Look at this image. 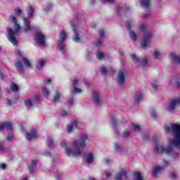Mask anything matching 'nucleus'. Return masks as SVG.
I'll return each mask as SVG.
<instances>
[{
    "label": "nucleus",
    "mask_w": 180,
    "mask_h": 180,
    "mask_svg": "<svg viewBox=\"0 0 180 180\" xmlns=\"http://www.w3.org/2000/svg\"><path fill=\"white\" fill-rule=\"evenodd\" d=\"M89 141V138L86 134H82L79 139L72 142L70 147L65 142L60 143L61 147L65 148V154L68 157H80L82 155V151L86 147V142Z\"/></svg>",
    "instance_id": "f03ea898"
},
{
    "label": "nucleus",
    "mask_w": 180,
    "mask_h": 180,
    "mask_svg": "<svg viewBox=\"0 0 180 180\" xmlns=\"http://www.w3.org/2000/svg\"><path fill=\"white\" fill-rule=\"evenodd\" d=\"M10 21L13 23L14 25V31L11 28L7 29V32L8 33V40L14 44V46H16L18 44V40L16 39V34L19 33V31L20 30V25L18 24L17 20H16V17L13 15L10 16Z\"/></svg>",
    "instance_id": "7ed1b4c3"
},
{
    "label": "nucleus",
    "mask_w": 180,
    "mask_h": 180,
    "mask_svg": "<svg viewBox=\"0 0 180 180\" xmlns=\"http://www.w3.org/2000/svg\"><path fill=\"white\" fill-rule=\"evenodd\" d=\"M15 13L16 15H20L22 13V10L21 9H16L15 10Z\"/></svg>",
    "instance_id": "8fccbe9b"
},
{
    "label": "nucleus",
    "mask_w": 180,
    "mask_h": 180,
    "mask_svg": "<svg viewBox=\"0 0 180 180\" xmlns=\"http://www.w3.org/2000/svg\"><path fill=\"white\" fill-rule=\"evenodd\" d=\"M180 105V98H174L169 101L167 105V110L171 113H174V111L176 109V106Z\"/></svg>",
    "instance_id": "423d86ee"
},
{
    "label": "nucleus",
    "mask_w": 180,
    "mask_h": 180,
    "mask_svg": "<svg viewBox=\"0 0 180 180\" xmlns=\"http://www.w3.org/2000/svg\"><path fill=\"white\" fill-rule=\"evenodd\" d=\"M0 79H4V74L2 72H0Z\"/></svg>",
    "instance_id": "e2e57ef3"
},
{
    "label": "nucleus",
    "mask_w": 180,
    "mask_h": 180,
    "mask_svg": "<svg viewBox=\"0 0 180 180\" xmlns=\"http://www.w3.org/2000/svg\"><path fill=\"white\" fill-rule=\"evenodd\" d=\"M97 58H98V60H102V58H103V53H102V51H98Z\"/></svg>",
    "instance_id": "e433bc0d"
},
{
    "label": "nucleus",
    "mask_w": 180,
    "mask_h": 180,
    "mask_svg": "<svg viewBox=\"0 0 180 180\" xmlns=\"http://www.w3.org/2000/svg\"><path fill=\"white\" fill-rule=\"evenodd\" d=\"M36 137H37V133H36L35 130H31L30 132L25 134V139H27L28 141H30V140H34Z\"/></svg>",
    "instance_id": "f8f14e48"
},
{
    "label": "nucleus",
    "mask_w": 180,
    "mask_h": 180,
    "mask_svg": "<svg viewBox=\"0 0 180 180\" xmlns=\"http://www.w3.org/2000/svg\"><path fill=\"white\" fill-rule=\"evenodd\" d=\"M174 82H176V86L180 88V79H174Z\"/></svg>",
    "instance_id": "37998d69"
},
{
    "label": "nucleus",
    "mask_w": 180,
    "mask_h": 180,
    "mask_svg": "<svg viewBox=\"0 0 180 180\" xmlns=\"http://www.w3.org/2000/svg\"><path fill=\"white\" fill-rule=\"evenodd\" d=\"M60 96H61V95L60 94V92L58 91V90L56 91L55 94L53 95V102H57V101H58V99H60Z\"/></svg>",
    "instance_id": "cd10ccee"
},
{
    "label": "nucleus",
    "mask_w": 180,
    "mask_h": 180,
    "mask_svg": "<svg viewBox=\"0 0 180 180\" xmlns=\"http://www.w3.org/2000/svg\"><path fill=\"white\" fill-rule=\"evenodd\" d=\"M34 103H36V100L29 99L25 101V106L27 108H32V106H33V105H34Z\"/></svg>",
    "instance_id": "b1692460"
},
{
    "label": "nucleus",
    "mask_w": 180,
    "mask_h": 180,
    "mask_svg": "<svg viewBox=\"0 0 180 180\" xmlns=\"http://www.w3.org/2000/svg\"><path fill=\"white\" fill-rule=\"evenodd\" d=\"M142 139H143V140H147V139H148V134H143L142 136Z\"/></svg>",
    "instance_id": "5fc2aeb1"
},
{
    "label": "nucleus",
    "mask_w": 180,
    "mask_h": 180,
    "mask_svg": "<svg viewBox=\"0 0 180 180\" xmlns=\"http://www.w3.org/2000/svg\"><path fill=\"white\" fill-rule=\"evenodd\" d=\"M11 89L13 92H18V91L19 90V86L15 84H12Z\"/></svg>",
    "instance_id": "c756f323"
},
{
    "label": "nucleus",
    "mask_w": 180,
    "mask_h": 180,
    "mask_svg": "<svg viewBox=\"0 0 180 180\" xmlns=\"http://www.w3.org/2000/svg\"><path fill=\"white\" fill-rule=\"evenodd\" d=\"M74 90L70 91L71 95H77V94H82V89L77 88V86L73 87Z\"/></svg>",
    "instance_id": "393cba45"
},
{
    "label": "nucleus",
    "mask_w": 180,
    "mask_h": 180,
    "mask_svg": "<svg viewBox=\"0 0 180 180\" xmlns=\"http://www.w3.org/2000/svg\"><path fill=\"white\" fill-rule=\"evenodd\" d=\"M46 146L49 147V148L53 149L54 148V141H53V139L49 137L46 139Z\"/></svg>",
    "instance_id": "5701e85b"
},
{
    "label": "nucleus",
    "mask_w": 180,
    "mask_h": 180,
    "mask_svg": "<svg viewBox=\"0 0 180 180\" xmlns=\"http://www.w3.org/2000/svg\"><path fill=\"white\" fill-rule=\"evenodd\" d=\"M37 164V160H32L30 165L28 166L30 174H34L36 172V165Z\"/></svg>",
    "instance_id": "dca6fc26"
},
{
    "label": "nucleus",
    "mask_w": 180,
    "mask_h": 180,
    "mask_svg": "<svg viewBox=\"0 0 180 180\" xmlns=\"http://www.w3.org/2000/svg\"><path fill=\"white\" fill-rule=\"evenodd\" d=\"M105 162H106V164H109V162H110V160L107 158L105 160Z\"/></svg>",
    "instance_id": "0e129e2a"
},
{
    "label": "nucleus",
    "mask_w": 180,
    "mask_h": 180,
    "mask_svg": "<svg viewBox=\"0 0 180 180\" xmlns=\"http://www.w3.org/2000/svg\"><path fill=\"white\" fill-rule=\"evenodd\" d=\"M131 25H133V21L127 22V27L129 30V36L133 41H136V40H137V34L134 33V32L130 30Z\"/></svg>",
    "instance_id": "9d476101"
},
{
    "label": "nucleus",
    "mask_w": 180,
    "mask_h": 180,
    "mask_svg": "<svg viewBox=\"0 0 180 180\" xmlns=\"http://www.w3.org/2000/svg\"><path fill=\"white\" fill-rule=\"evenodd\" d=\"M7 105L8 106H12V101L9 98L7 99Z\"/></svg>",
    "instance_id": "6e6d98bb"
},
{
    "label": "nucleus",
    "mask_w": 180,
    "mask_h": 180,
    "mask_svg": "<svg viewBox=\"0 0 180 180\" xmlns=\"http://www.w3.org/2000/svg\"><path fill=\"white\" fill-rule=\"evenodd\" d=\"M132 60L134 61V63L138 65V67H145L148 63V61H147V59L143 58L140 59L136 55L131 56Z\"/></svg>",
    "instance_id": "6e6552de"
},
{
    "label": "nucleus",
    "mask_w": 180,
    "mask_h": 180,
    "mask_svg": "<svg viewBox=\"0 0 180 180\" xmlns=\"http://www.w3.org/2000/svg\"><path fill=\"white\" fill-rule=\"evenodd\" d=\"M4 151H5V149H4V146H2V143H1V142H0V152L4 153Z\"/></svg>",
    "instance_id": "3c124183"
},
{
    "label": "nucleus",
    "mask_w": 180,
    "mask_h": 180,
    "mask_svg": "<svg viewBox=\"0 0 180 180\" xmlns=\"http://www.w3.org/2000/svg\"><path fill=\"white\" fill-rule=\"evenodd\" d=\"M134 179L135 180H143V177L141 176V173H136L134 174Z\"/></svg>",
    "instance_id": "473e14b6"
},
{
    "label": "nucleus",
    "mask_w": 180,
    "mask_h": 180,
    "mask_svg": "<svg viewBox=\"0 0 180 180\" xmlns=\"http://www.w3.org/2000/svg\"><path fill=\"white\" fill-rule=\"evenodd\" d=\"M50 81H51V80H50L49 79H48L45 80L44 83H45V84H49V82H50Z\"/></svg>",
    "instance_id": "69168bd1"
},
{
    "label": "nucleus",
    "mask_w": 180,
    "mask_h": 180,
    "mask_svg": "<svg viewBox=\"0 0 180 180\" xmlns=\"http://www.w3.org/2000/svg\"><path fill=\"white\" fill-rule=\"evenodd\" d=\"M22 63L26 65V67L30 68L32 67V64L30 63V60L26 58H22Z\"/></svg>",
    "instance_id": "c85d7f7f"
},
{
    "label": "nucleus",
    "mask_w": 180,
    "mask_h": 180,
    "mask_svg": "<svg viewBox=\"0 0 180 180\" xmlns=\"http://www.w3.org/2000/svg\"><path fill=\"white\" fill-rule=\"evenodd\" d=\"M24 30L25 32H29L30 30H32V32L34 30H37V27H34V26H31L30 25V22H29V21L27 20V18H24Z\"/></svg>",
    "instance_id": "1a4fd4ad"
},
{
    "label": "nucleus",
    "mask_w": 180,
    "mask_h": 180,
    "mask_svg": "<svg viewBox=\"0 0 180 180\" xmlns=\"http://www.w3.org/2000/svg\"><path fill=\"white\" fill-rule=\"evenodd\" d=\"M13 139V132L10 131L8 133V136H7V141H11V140H12Z\"/></svg>",
    "instance_id": "c9c22d12"
},
{
    "label": "nucleus",
    "mask_w": 180,
    "mask_h": 180,
    "mask_svg": "<svg viewBox=\"0 0 180 180\" xmlns=\"http://www.w3.org/2000/svg\"><path fill=\"white\" fill-rule=\"evenodd\" d=\"M15 67L19 72H23V71H25V68H23V65L22 64V61L20 60H18L15 63Z\"/></svg>",
    "instance_id": "6ab92c4d"
},
{
    "label": "nucleus",
    "mask_w": 180,
    "mask_h": 180,
    "mask_svg": "<svg viewBox=\"0 0 180 180\" xmlns=\"http://www.w3.org/2000/svg\"><path fill=\"white\" fill-rule=\"evenodd\" d=\"M0 168H1V169H6V164H5V163L1 164V165H0Z\"/></svg>",
    "instance_id": "49530a36"
},
{
    "label": "nucleus",
    "mask_w": 180,
    "mask_h": 180,
    "mask_svg": "<svg viewBox=\"0 0 180 180\" xmlns=\"http://www.w3.org/2000/svg\"><path fill=\"white\" fill-rule=\"evenodd\" d=\"M150 114L151 117H157L158 116L157 111H155V110H151L150 111Z\"/></svg>",
    "instance_id": "f704fd0d"
},
{
    "label": "nucleus",
    "mask_w": 180,
    "mask_h": 180,
    "mask_svg": "<svg viewBox=\"0 0 180 180\" xmlns=\"http://www.w3.org/2000/svg\"><path fill=\"white\" fill-rule=\"evenodd\" d=\"M124 176H126V172H121L117 173L115 175V180H122Z\"/></svg>",
    "instance_id": "a878e982"
},
{
    "label": "nucleus",
    "mask_w": 180,
    "mask_h": 180,
    "mask_svg": "<svg viewBox=\"0 0 180 180\" xmlns=\"http://www.w3.org/2000/svg\"><path fill=\"white\" fill-rule=\"evenodd\" d=\"M42 91H43L44 95H49V94H50V91H49L47 90V89H46L45 87L42 88Z\"/></svg>",
    "instance_id": "a19ab883"
},
{
    "label": "nucleus",
    "mask_w": 180,
    "mask_h": 180,
    "mask_svg": "<svg viewBox=\"0 0 180 180\" xmlns=\"http://www.w3.org/2000/svg\"><path fill=\"white\" fill-rule=\"evenodd\" d=\"M72 30L75 33L74 37H73V41L75 43L79 42L81 40V38H79V35L78 34V27H77V25H72Z\"/></svg>",
    "instance_id": "9b49d317"
},
{
    "label": "nucleus",
    "mask_w": 180,
    "mask_h": 180,
    "mask_svg": "<svg viewBox=\"0 0 180 180\" xmlns=\"http://www.w3.org/2000/svg\"><path fill=\"white\" fill-rule=\"evenodd\" d=\"M152 34L150 32H146L143 34V39L141 43V47H148L151 44Z\"/></svg>",
    "instance_id": "39448f33"
},
{
    "label": "nucleus",
    "mask_w": 180,
    "mask_h": 180,
    "mask_svg": "<svg viewBox=\"0 0 180 180\" xmlns=\"http://www.w3.org/2000/svg\"><path fill=\"white\" fill-rule=\"evenodd\" d=\"M59 38L60 39L58 42L59 50L63 54H64V53H65V44H64V43L67 38V32H65V31H62L59 34Z\"/></svg>",
    "instance_id": "20e7f679"
},
{
    "label": "nucleus",
    "mask_w": 180,
    "mask_h": 180,
    "mask_svg": "<svg viewBox=\"0 0 180 180\" xmlns=\"http://www.w3.org/2000/svg\"><path fill=\"white\" fill-rule=\"evenodd\" d=\"M93 99H94V102L96 104L99 103L101 102V99L99 97V93H98L97 91H94L93 92Z\"/></svg>",
    "instance_id": "aec40b11"
},
{
    "label": "nucleus",
    "mask_w": 180,
    "mask_h": 180,
    "mask_svg": "<svg viewBox=\"0 0 180 180\" xmlns=\"http://www.w3.org/2000/svg\"><path fill=\"white\" fill-rule=\"evenodd\" d=\"M176 178V174H172V179H175Z\"/></svg>",
    "instance_id": "680f3d73"
},
{
    "label": "nucleus",
    "mask_w": 180,
    "mask_h": 180,
    "mask_svg": "<svg viewBox=\"0 0 180 180\" xmlns=\"http://www.w3.org/2000/svg\"><path fill=\"white\" fill-rule=\"evenodd\" d=\"M129 133L128 131H125L123 133V137H127L129 136Z\"/></svg>",
    "instance_id": "603ef678"
},
{
    "label": "nucleus",
    "mask_w": 180,
    "mask_h": 180,
    "mask_svg": "<svg viewBox=\"0 0 180 180\" xmlns=\"http://www.w3.org/2000/svg\"><path fill=\"white\" fill-rule=\"evenodd\" d=\"M117 81L120 86H123V85H124V72L122 71L118 72Z\"/></svg>",
    "instance_id": "ddd939ff"
},
{
    "label": "nucleus",
    "mask_w": 180,
    "mask_h": 180,
    "mask_svg": "<svg viewBox=\"0 0 180 180\" xmlns=\"http://www.w3.org/2000/svg\"><path fill=\"white\" fill-rule=\"evenodd\" d=\"M86 161L89 162V164H92L94 162V154L92 153H89L86 155Z\"/></svg>",
    "instance_id": "bb28decb"
},
{
    "label": "nucleus",
    "mask_w": 180,
    "mask_h": 180,
    "mask_svg": "<svg viewBox=\"0 0 180 180\" xmlns=\"http://www.w3.org/2000/svg\"><path fill=\"white\" fill-rule=\"evenodd\" d=\"M35 40L37 43L42 47L46 46V37L41 33V32H38L35 34Z\"/></svg>",
    "instance_id": "0eeeda50"
},
{
    "label": "nucleus",
    "mask_w": 180,
    "mask_h": 180,
    "mask_svg": "<svg viewBox=\"0 0 180 180\" xmlns=\"http://www.w3.org/2000/svg\"><path fill=\"white\" fill-rule=\"evenodd\" d=\"M152 87L153 88V89H155V91H158V82L155 81L152 83Z\"/></svg>",
    "instance_id": "72a5a7b5"
},
{
    "label": "nucleus",
    "mask_w": 180,
    "mask_h": 180,
    "mask_svg": "<svg viewBox=\"0 0 180 180\" xmlns=\"http://www.w3.org/2000/svg\"><path fill=\"white\" fill-rule=\"evenodd\" d=\"M60 115H61V116H66V115H67V111H65V110H62L60 111Z\"/></svg>",
    "instance_id": "de8ad7c7"
},
{
    "label": "nucleus",
    "mask_w": 180,
    "mask_h": 180,
    "mask_svg": "<svg viewBox=\"0 0 180 180\" xmlns=\"http://www.w3.org/2000/svg\"><path fill=\"white\" fill-rule=\"evenodd\" d=\"M33 13H34V10L33 9V8H32V6H30V15L28 16V18L32 16Z\"/></svg>",
    "instance_id": "79ce46f5"
},
{
    "label": "nucleus",
    "mask_w": 180,
    "mask_h": 180,
    "mask_svg": "<svg viewBox=\"0 0 180 180\" xmlns=\"http://www.w3.org/2000/svg\"><path fill=\"white\" fill-rule=\"evenodd\" d=\"M162 57V53H161L158 49H155L153 51V58H155V60H158L159 58H161Z\"/></svg>",
    "instance_id": "412c9836"
},
{
    "label": "nucleus",
    "mask_w": 180,
    "mask_h": 180,
    "mask_svg": "<svg viewBox=\"0 0 180 180\" xmlns=\"http://www.w3.org/2000/svg\"><path fill=\"white\" fill-rule=\"evenodd\" d=\"M132 129L134 131H140L141 127L139 124H133Z\"/></svg>",
    "instance_id": "2f4dec72"
},
{
    "label": "nucleus",
    "mask_w": 180,
    "mask_h": 180,
    "mask_svg": "<svg viewBox=\"0 0 180 180\" xmlns=\"http://www.w3.org/2000/svg\"><path fill=\"white\" fill-rule=\"evenodd\" d=\"M141 6L147 12L150 11V0H140Z\"/></svg>",
    "instance_id": "4468645a"
},
{
    "label": "nucleus",
    "mask_w": 180,
    "mask_h": 180,
    "mask_svg": "<svg viewBox=\"0 0 180 180\" xmlns=\"http://www.w3.org/2000/svg\"><path fill=\"white\" fill-rule=\"evenodd\" d=\"M111 124H112V127H115V126H116V120H115V118L112 119Z\"/></svg>",
    "instance_id": "a18cd8bd"
},
{
    "label": "nucleus",
    "mask_w": 180,
    "mask_h": 180,
    "mask_svg": "<svg viewBox=\"0 0 180 180\" xmlns=\"http://www.w3.org/2000/svg\"><path fill=\"white\" fill-rule=\"evenodd\" d=\"M69 103H70V105H74V100H72V99L70 100V101H69Z\"/></svg>",
    "instance_id": "052dcab7"
},
{
    "label": "nucleus",
    "mask_w": 180,
    "mask_h": 180,
    "mask_svg": "<svg viewBox=\"0 0 180 180\" xmlns=\"http://www.w3.org/2000/svg\"><path fill=\"white\" fill-rule=\"evenodd\" d=\"M101 45H102V41H101V39H98L96 43V46H101Z\"/></svg>",
    "instance_id": "864d4df0"
},
{
    "label": "nucleus",
    "mask_w": 180,
    "mask_h": 180,
    "mask_svg": "<svg viewBox=\"0 0 180 180\" xmlns=\"http://www.w3.org/2000/svg\"><path fill=\"white\" fill-rule=\"evenodd\" d=\"M117 9L118 11H122V8H120V7H117Z\"/></svg>",
    "instance_id": "338daca9"
},
{
    "label": "nucleus",
    "mask_w": 180,
    "mask_h": 180,
    "mask_svg": "<svg viewBox=\"0 0 180 180\" xmlns=\"http://www.w3.org/2000/svg\"><path fill=\"white\" fill-rule=\"evenodd\" d=\"M143 99V93L139 91L136 93L135 98H134V103H139L140 101Z\"/></svg>",
    "instance_id": "4be33fe9"
},
{
    "label": "nucleus",
    "mask_w": 180,
    "mask_h": 180,
    "mask_svg": "<svg viewBox=\"0 0 180 180\" xmlns=\"http://www.w3.org/2000/svg\"><path fill=\"white\" fill-rule=\"evenodd\" d=\"M167 165H168V161L163 160L162 167H167Z\"/></svg>",
    "instance_id": "4d7b16f0"
},
{
    "label": "nucleus",
    "mask_w": 180,
    "mask_h": 180,
    "mask_svg": "<svg viewBox=\"0 0 180 180\" xmlns=\"http://www.w3.org/2000/svg\"><path fill=\"white\" fill-rule=\"evenodd\" d=\"M115 149L117 150V151H119V150H121V148H122V145H120V143H115Z\"/></svg>",
    "instance_id": "ea45409f"
},
{
    "label": "nucleus",
    "mask_w": 180,
    "mask_h": 180,
    "mask_svg": "<svg viewBox=\"0 0 180 180\" xmlns=\"http://www.w3.org/2000/svg\"><path fill=\"white\" fill-rule=\"evenodd\" d=\"M45 155H48V157H50V155L49 153H46Z\"/></svg>",
    "instance_id": "774afa93"
},
{
    "label": "nucleus",
    "mask_w": 180,
    "mask_h": 180,
    "mask_svg": "<svg viewBox=\"0 0 180 180\" xmlns=\"http://www.w3.org/2000/svg\"><path fill=\"white\" fill-rule=\"evenodd\" d=\"M164 129L167 134H172L174 139H167L169 146L167 147H164L160 140L155 139L154 150L158 154L164 153L167 155H170L174 160H176V158L179 157V153L176 152L172 147L180 148V124H172L170 125H165Z\"/></svg>",
    "instance_id": "f257e3e1"
},
{
    "label": "nucleus",
    "mask_w": 180,
    "mask_h": 180,
    "mask_svg": "<svg viewBox=\"0 0 180 180\" xmlns=\"http://www.w3.org/2000/svg\"><path fill=\"white\" fill-rule=\"evenodd\" d=\"M78 84H79V79H75L72 81V86H77V85H78Z\"/></svg>",
    "instance_id": "4c0bfd02"
},
{
    "label": "nucleus",
    "mask_w": 180,
    "mask_h": 180,
    "mask_svg": "<svg viewBox=\"0 0 180 180\" xmlns=\"http://www.w3.org/2000/svg\"><path fill=\"white\" fill-rule=\"evenodd\" d=\"M74 129H77V121H73L68 125L67 131L68 133H72Z\"/></svg>",
    "instance_id": "a211bd4d"
},
{
    "label": "nucleus",
    "mask_w": 180,
    "mask_h": 180,
    "mask_svg": "<svg viewBox=\"0 0 180 180\" xmlns=\"http://www.w3.org/2000/svg\"><path fill=\"white\" fill-rule=\"evenodd\" d=\"M146 30V25H141V30Z\"/></svg>",
    "instance_id": "bf43d9fd"
},
{
    "label": "nucleus",
    "mask_w": 180,
    "mask_h": 180,
    "mask_svg": "<svg viewBox=\"0 0 180 180\" xmlns=\"http://www.w3.org/2000/svg\"><path fill=\"white\" fill-rule=\"evenodd\" d=\"M101 70L102 74H103L104 75H105L106 72H108V69H106L105 66H102Z\"/></svg>",
    "instance_id": "58836bf2"
},
{
    "label": "nucleus",
    "mask_w": 180,
    "mask_h": 180,
    "mask_svg": "<svg viewBox=\"0 0 180 180\" xmlns=\"http://www.w3.org/2000/svg\"><path fill=\"white\" fill-rule=\"evenodd\" d=\"M162 169H163L162 167H160V166L155 167L153 171V176H154V178H157V176H158V175H160L162 172Z\"/></svg>",
    "instance_id": "2eb2a0df"
},
{
    "label": "nucleus",
    "mask_w": 180,
    "mask_h": 180,
    "mask_svg": "<svg viewBox=\"0 0 180 180\" xmlns=\"http://www.w3.org/2000/svg\"><path fill=\"white\" fill-rule=\"evenodd\" d=\"M101 2H104V3L109 2L110 4L115 2V0H101Z\"/></svg>",
    "instance_id": "09e8293b"
},
{
    "label": "nucleus",
    "mask_w": 180,
    "mask_h": 180,
    "mask_svg": "<svg viewBox=\"0 0 180 180\" xmlns=\"http://www.w3.org/2000/svg\"><path fill=\"white\" fill-rule=\"evenodd\" d=\"M98 33L101 37H103V36H105V31L103 30H100Z\"/></svg>",
    "instance_id": "c03bdc74"
},
{
    "label": "nucleus",
    "mask_w": 180,
    "mask_h": 180,
    "mask_svg": "<svg viewBox=\"0 0 180 180\" xmlns=\"http://www.w3.org/2000/svg\"><path fill=\"white\" fill-rule=\"evenodd\" d=\"M105 176L106 178H110L112 176V174L110 173H106Z\"/></svg>",
    "instance_id": "13d9d810"
},
{
    "label": "nucleus",
    "mask_w": 180,
    "mask_h": 180,
    "mask_svg": "<svg viewBox=\"0 0 180 180\" xmlns=\"http://www.w3.org/2000/svg\"><path fill=\"white\" fill-rule=\"evenodd\" d=\"M4 129L12 130V124H11V122H3L0 124V131H2Z\"/></svg>",
    "instance_id": "f3484780"
},
{
    "label": "nucleus",
    "mask_w": 180,
    "mask_h": 180,
    "mask_svg": "<svg viewBox=\"0 0 180 180\" xmlns=\"http://www.w3.org/2000/svg\"><path fill=\"white\" fill-rule=\"evenodd\" d=\"M44 64H46V62H44V60H39L38 63V65H37V69L40 70L41 67H44Z\"/></svg>",
    "instance_id": "7c9ffc66"
}]
</instances>
